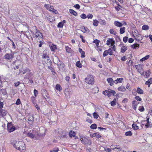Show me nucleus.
<instances>
[{
	"mask_svg": "<svg viewBox=\"0 0 152 152\" xmlns=\"http://www.w3.org/2000/svg\"><path fill=\"white\" fill-rule=\"evenodd\" d=\"M25 144L23 142L19 141L16 142L13 145L14 147L16 149L21 151H24L26 149Z\"/></svg>",
	"mask_w": 152,
	"mask_h": 152,
	"instance_id": "obj_1",
	"label": "nucleus"
},
{
	"mask_svg": "<svg viewBox=\"0 0 152 152\" xmlns=\"http://www.w3.org/2000/svg\"><path fill=\"white\" fill-rule=\"evenodd\" d=\"M85 82L89 84L93 85L94 83V80L92 75H88L85 78Z\"/></svg>",
	"mask_w": 152,
	"mask_h": 152,
	"instance_id": "obj_2",
	"label": "nucleus"
},
{
	"mask_svg": "<svg viewBox=\"0 0 152 152\" xmlns=\"http://www.w3.org/2000/svg\"><path fill=\"white\" fill-rule=\"evenodd\" d=\"M8 131L10 133L14 131L16 129V128L14 125L12 124L11 123H8L7 124Z\"/></svg>",
	"mask_w": 152,
	"mask_h": 152,
	"instance_id": "obj_3",
	"label": "nucleus"
},
{
	"mask_svg": "<svg viewBox=\"0 0 152 152\" xmlns=\"http://www.w3.org/2000/svg\"><path fill=\"white\" fill-rule=\"evenodd\" d=\"M80 140L81 141L82 143L84 144L90 145L91 144V141L85 137L80 138Z\"/></svg>",
	"mask_w": 152,
	"mask_h": 152,
	"instance_id": "obj_4",
	"label": "nucleus"
},
{
	"mask_svg": "<svg viewBox=\"0 0 152 152\" xmlns=\"http://www.w3.org/2000/svg\"><path fill=\"white\" fill-rule=\"evenodd\" d=\"M14 54L13 53H6L4 56V58L6 60L9 61H11L13 57Z\"/></svg>",
	"mask_w": 152,
	"mask_h": 152,
	"instance_id": "obj_5",
	"label": "nucleus"
},
{
	"mask_svg": "<svg viewBox=\"0 0 152 152\" xmlns=\"http://www.w3.org/2000/svg\"><path fill=\"white\" fill-rule=\"evenodd\" d=\"M46 59L47 60V61L46 60H43V62L44 65L45 66H51L52 64V62H51L50 59L49 58Z\"/></svg>",
	"mask_w": 152,
	"mask_h": 152,
	"instance_id": "obj_6",
	"label": "nucleus"
},
{
	"mask_svg": "<svg viewBox=\"0 0 152 152\" xmlns=\"http://www.w3.org/2000/svg\"><path fill=\"white\" fill-rule=\"evenodd\" d=\"M42 96L45 99L48 98L49 97V95L47 93V91L45 90H43L42 91Z\"/></svg>",
	"mask_w": 152,
	"mask_h": 152,
	"instance_id": "obj_7",
	"label": "nucleus"
},
{
	"mask_svg": "<svg viewBox=\"0 0 152 152\" xmlns=\"http://www.w3.org/2000/svg\"><path fill=\"white\" fill-rule=\"evenodd\" d=\"M44 7L46 8L47 9L50 11H52L53 10H54L53 7L51 6L49 4H45Z\"/></svg>",
	"mask_w": 152,
	"mask_h": 152,
	"instance_id": "obj_8",
	"label": "nucleus"
},
{
	"mask_svg": "<svg viewBox=\"0 0 152 152\" xmlns=\"http://www.w3.org/2000/svg\"><path fill=\"white\" fill-rule=\"evenodd\" d=\"M47 50H44L43 51L44 53L42 55L43 60H46V59H48L49 58V56L48 55L47 53Z\"/></svg>",
	"mask_w": 152,
	"mask_h": 152,
	"instance_id": "obj_9",
	"label": "nucleus"
},
{
	"mask_svg": "<svg viewBox=\"0 0 152 152\" xmlns=\"http://www.w3.org/2000/svg\"><path fill=\"white\" fill-rule=\"evenodd\" d=\"M112 43V44L114 45L115 43V41L113 40V39L109 38L107 41L106 44L108 45H110V43Z\"/></svg>",
	"mask_w": 152,
	"mask_h": 152,
	"instance_id": "obj_10",
	"label": "nucleus"
},
{
	"mask_svg": "<svg viewBox=\"0 0 152 152\" xmlns=\"http://www.w3.org/2000/svg\"><path fill=\"white\" fill-rule=\"evenodd\" d=\"M136 69L138 71L141 73L140 71L141 70H143L142 65L140 64H138L135 66Z\"/></svg>",
	"mask_w": 152,
	"mask_h": 152,
	"instance_id": "obj_11",
	"label": "nucleus"
},
{
	"mask_svg": "<svg viewBox=\"0 0 152 152\" xmlns=\"http://www.w3.org/2000/svg\"><path fill=\"white\" fill-rule=\"evenodd\" d=\"M59 133V135L58 136L59 137H60V139H62L63 138L66 137L67 136V134L66 133H65L63 135V136H62V134H63V132L62 131H61Z\"/></svg>",
	"mask_w": 152,
	"mask_h": 152,
	"instance_id": "obj_12",
	"label": "nucleus"
},
{
	"mask_svg": "<svg viewBox=\"0 0 152 152\" xmlns=\"http://www.w3.org/2000/svg\"><path fill=\"white\" fill-rule=\"evenodd\" d=\"M50 47L52 51H54L57 49L56 45L53 44H51L50 45Z\"/></svg>",
	"mask_w": 152,
	"mask_h": 152,
	"instance_id": "obj_13",
	"label": "nucleus"
},
{
	"mask_svg": "<svg viewBox=\"0 0 152 152\" xmlns=\"http://www.w3.org/2000/svg\"><path fill=\"white\" fill-rule=\"evenodd\" d=\"M66 23V20H63L62 22L59 23L58 24L57 27L58 28H62L64 26V24Z\"/></svg>",
	"mask_w": 152,
	"mask_h": 152,
	"instance_id": "obj_14",
	"label": "nucleus"
},
{
	"mask_svg": "<svg viewBox=\"0 0 152 152\" xmlns=\"http://www.w3.org/2000/svg\"><path fill=\"white\" fill-rule=\"evenodd\" d=\"M114 24L115 26L119 27H121L122 26V23L117 21H115L114 22Z\"/></svg>",
	"mask_w": 152,
	"mask_h": 152,
	"instance_id": "obj_15",
	"label": "nucleus"
},
{
	"mask_svg": "<svg viewBox=\"0 0 152 152\" xmlns=\"http://www.w3.org/2000/svg\"><path fill=\"white\" fill-rule=\"evenodd\" d=\"M123 79L122 78H117L116 80L113 81V83H115L117 84L119 83H121L122 82Z\"/></svg>",
	"mask_w": 152,
	"mask_h": 152,
	"instance_id": "obj_16",
	"label": "nucleus"
},
{
	"mask_svg": "<svg viewBox=\"0 0 152 152\" xmlns=\"http://www.w3.org/2000/svg\"><path fill=\"white\" fill-rule=\"evenodd\" d=\"M118 89L119 91H120L122 92H125L126 90L125 87L123 86H121L119 87L118 88Z\"/></svg>",
	"mask_w": 152,
	"mask_h": 152,
	"instance_id": "obj_17",
	"label": "nucleus"
},
{
	"mask_svg": "<svg viewBox=\"0 0 152 152\" xmlns=\"http://www.w3.org/2000/svg\"><path fill=\"white\" fill-rule=\"evenodd\" d=\"M32 75L31 72H29L27 73L26 75H25L24 78L25 79H31V77Z\"/></svg>",
	"mask_w": 152,
	"mask_h": 152,
	"instance_id": "obj_18",
	"label": "nucleus"
},
{
	"mask_svg": "<svg viewBox=\"0 0 152 152\" xmlns=\"http://www.w3.org/2000/svg\"><path fill=\"white\" fill-rule=\"evenodd\" d=\"M139 46L140 45L137 43H135L131 46V48L133 49H137L139 47Z\"/></svg>",
	"mask_w": 152,
	"mask_h": 152,
	"instance_id": "obj_19",
	"label": "nucleus"
},
{
	"mask_svg": "<svg viewBox=\"0 0 152 152\" xmlns=\"http://www.w3.org/2000/svg\"><path fill=\"white\" fill-rule=\"evenodd\" d=\"M75 134V132L72 130L70 131L69 133V136L70 137H74Z\"/></svg>",
	"mask_w": 152,
	"mask_h": 152,
	"instance_id": "obj_20",
	"label": "nucleus"
},
{
	"mask_svg": "<svg viewBox=\"0 0 152 152\" xmlns=\"http://www.w3.org/2000/svg\"><path fill=\"white\" fill-rule=\"evenodd\" d=\"M48 68L51 71L53 75H55L56 73L55 69L50 66H48Z\"/></svg>",
	"mask_w": 152,
	"mask_h": 152,
	"instance_id": "obj_21",
	"label": "nucleus"
},
{
	"mask_svg": "<svg viewBox=\"0 0 152 152\" xmlns=\"http://www.w3.org/2000/svg\"><path fill=\"white\" fill-rule=\"evenodd\" d=\"M34 121V117L33 116H30L29 118L28 121L29 124H32Z\"/></svg>",
	"mask_w": 152,
	"mask_h": 152,
	"instance_id": "obj_22",
	"label": "nucleus"
},
{
	"mask_svg": "<svg viewBox=\"0 0 152 152\" xmlns=\"http://www.w3.org/2000/svg\"><path fill=\"white\" fill-rule=\"evenodd\" d=\"M107 80L108 83H110V84L111 86H112L113 85V80L112 78H107Z\"/></svg>",
	"mask_w": 152,
	"mask_h": 152,
	"instance_id": "obj_23",
	"label": "nucleus"
},
{
	"mask_svg": "<svg viewBox=\"0 0 152 152\" xmlns=\"http://www.w3.org/2000/svg\"><path fill=\"white\" fill-rule=\"evenodd\" d=\"M152 83V78H150L145 82V84L148 85V87H149L151 84Z\"/></svg>",
	"mask_w": 152,
	"mask_h": 152,
	"instance_id": "obj_24",
	"label": "nucleus"
},
{
	"mask_svg": "<svg viewBox=\"0 0 152 152\" xmlns=\"http://www.w3.org/2000/svg\"><path fill=\"white\" fill-rule=\"evenodd\" d=\"M27 135L29 137L31 138H34V137H35L36 138H37L35 137V134H33L32 133H30L28 132L27 134Z\"/></svg>",
	"mask_w": 152,
	"mask_h": 152,
	"instance_id": "obj_25",
	"label": "nucleus"
},
{
	"mask_svg": "<svg viewBox=\"0 0 152 152\" xmlns=\"http://www.w3.org/2000/svg\"><path fill=\"white\" fill-rule=\"evenodd\" d=\"M69 11L71 14L75 16H77V12L76 11H75L74 10L72 9H70Z\"/></svg>",
	"mask_w": 152,
	"mask_h": 152,
	"instance_id": "obj_26",
	"label": "nucleus"
},
{
	"mask_svg": "<svg viewBox=\"0 0 152 152\" xmlns=\"http://www.w3.org/2000/svg\"><path fill=\"white\" fill-rule=\"evenodd\" d=\"M55 88L56 90H58L59 91H61L62 88L60 85L57 84L56 85Z\"/></svg>",
	"mask_w": 152,
	"mask_h": 152,
	"instance_id": "obj_27",
	"label": "nucleus"
},
{
	"mask_svg": "<svg viewBox=\"0 0 152 152\" xmlns=\"http://www.w3.org/2000/svg\"><path fill=\"white\" fill-rule=\"evenodd\" d=\"M8 113V112L7 111L3 109H1V116H5Z\"/></svg>",
	"mask_w": 152,
	"mask_h": 152,
	"instance_id": "obj_28",
	"label": "nucleus"
},
{
	"mask_svg": "<svg viewBox=\"0 0 152 152\" xmlns=\"http://www.w3.org/2000/svg\"><path fill=\"white\" fill-rule=\"evenodd\" d=\"M2 93L3 95H5L7 94L6 90L5 89H2L0 90V94Z\"/></svg>",
	"mask_w": 152,
	"mask_h": 152,
	"instance_id": "obj_29",
	"label": "nucleus"
},
{
	"mask_svg": "<svg viewBox=\"0 0 152 152\" xmlns=\"http://www.w3.org/2000/svg\"><path fill=\"white\" fill-rule=\"evenodd\" d=\"M65 48L66 51L68 53H71L72 52L71 49L67 46H65Z\"/></svg>",
	"mask_w": 152,
	"mask_h": 152,
	"instance_id": "obj_30",
	"label": "nucleus"
},
{
	"mask_svg": "<svg viewBox=\"0 0 152 152\" xmlns=\"http://www.w3.org/2000/svg\"><path fill=\"white\" fill-rule=\"evenodd\" d=\"M92 136L93 137H96L97 138H101L102 137L101 135H100L96 133H94L93 134Z\"/></svg>",
	"mask_w": 152,
	"mask_h": 152,
	"instance_id": "obj_31",
	"label": "nucleus"
},
{
	"mask_svg": "<svg viewBox=\"0 0 152 152\" xmlns=\"http://www.w3.org/2000/svg\"><path fill=\"white\" fill-rule=\"evenodd\" d=\"M145 77L147 78H148L149 77V76L151 74V72L149 71V70H148V71H145Z\"/></svg>",
	"mask_w": 152,
	"mask_h": 152,
	"instance_id": "obj_32",
	"label": "nucleus"
},
{
	"mask_svg": "<svg viewBox=\"0 0 152 152\" xmlns=\"http://www.w3.org/2000/svg\"><path fill=\"white\" fill-rule=\"evenodd\" d=\"M137 92L138 94H143V91L141 89L138 87L137 89Z\"/></svg>",
	"mask_w": 152,
	"mask_h": 152,
	"instance_id": "obj_33",
	"label": "nucleus"
},
{
	"mask_svg": "<svg viewBox=\"0 0 152 152\" xmlns=\"http://www.w3.org/2000/svg\"><path fill=\"white\" fill-rule=\"evenodd\" d=\"M127 49V48L126 47H125V46H123L121 48V52L122 53H124Z\"/></svg>",
	"mask_w": 152,
	"mask_h": 152,
	"instance_id": "obj_34",
	"label": "nucleus"
},
{
	"mask_svg": "<svg viewBox=\"0 0 152 152\" xmlns=\"http://www.w3.org/2000/svg\"><path fill=\"white\" fill-rule=\"evenodd\" d=\"M125 28L124 27H121L120 28V33L121 34H122L124 33L125 31Z\"/></svg>",
	"mask_w": 152,
	"mask_h": 152,
	"instance_id": "obj_35",
	"label": "nucleus"
},
{
	"mask_svg": "<svg viewBox=\"0 0 152 152\" xmlns=\"http://www.w3.org/2000/svg\"><path fill=\"white\" fill-rule=\"evenodd\" d=\"M29 70L28 69H23L21 70L20 72L23 74H25Z\"/></svg>",
	"mask_w": 152,
	"mask_h": 152,
	"instance_id": "obj_36",
	"label": "nucleus"
},
{
	"mask_svg": "<svg viewBox=\"0 0 152 152\" xmlns=\"http://www.w3.org/2000/svg\"><path fill=\"white\" fill-rule=\"evenodd\" d=\"M76 65L77 67L79 68H81L82 67V65L80 63V61H78L76 62Z\"/></svg>",
	"mask_w": 152,
	"mask_h": 152,
	"instance_id": "obj_37",
	"label": "nucleus"
},
{
	"mask_svg": "<svg viewBox=\"0 0 152 152\" xmlns=\"http://www.w3.org/2000/svg\"><path fill=\"white\" fill-rule=\"evenodd\" d=\"M149 55H147L145 56V57L142 58L141 59L140 61H144L147 59H148L149 58Z\"/></svg>",
	"mask_w": 152,
	"mask_h": 152,
	"instance_id": "obj_38",
	"label": "nucleus"
},
{
	"mask_svg": "<svg viewBox=\"0 0 152 152\" xmlns=\"http://www.w3.org/2000/svg\"><path fill=\"white\" fill-rule=\"evenodd\" d=\"M105 91L106 92V93H107V96H108L109 97L112 94L111 93V91H109L108 90H105Z\"/></svg>",
	"mask_w": 152,
	"mask_h": 152,
	"instance_id": "obj_39",
	"label": "nucleus"
},
{
	"mask_svg": "<svg viewBox=\"0 0 152 152\" xmlns=\"http://www.w3.org/2000/svg\"><path fill=\"white\" fill-rule=\"evenodd\" d=\"M105 91L106 92V93H107V96H108L109 97L112 94L111 93V91H109L108 90H105Z\"/></svg>",
	"mask_w": 152,
	"mask_h": 152,
	"instance_id": "obj_40",
	"label": "nucleus"
},
{
	"mask_svg": "<svg viewBox=\"0 0 152 152\" xmlns=\"http://www.w3.org/2000/svg\"><path fill=\"white\" fill-rule=\"evenodd\" d=\"M99 21L96 20H93V25L94 26H97L98 25Z\"/></svg>",
	"mask_w": 152,
	"mask_h": 152,
	"instance_id": "obj_41",
	"label": "nucleus"
},
{
	"mask_svg": "<svg viewBox=\"0 0 152 152\" xmlns=\"http://www.w3.org/2000/svg\"><path fill=\"white\" fill-rule=\"evenodd\" d=\"M132 127L134 130H137L138 129L139 127L135 124H133L132 126Z\"/></svg>",
	"mask_w": 152,
	"mask_h": 152,
	"instance_id": "obj_42",
	"label": "nucleus"
},
{
	"mask_svg": "<svg viewBox=\"0 0 152 152\" xmlns=\"http://www.w3.org/2000/svg\"><path fill=\"white\" fill-rule=\"evenodd\" d=\"M31 102L34 105H35V104L37 103L35 98L34 96H32L31 98Z\"/></svg>",
	"mask_w": 152,
	"mask_h": 152,
	"instance_id": "obj_43",
	"label": "nucleus"
},
{
	"mask_svg": "<svg viewBox=\"0 0 152 152\" xmlns=\"http://www.w3.org/2000/svg\"><path fill=\"white\" fill-rule=\"evenodd\" d=\"M149 28V26L147 25H144L142 26V29L144 30L148 29Z\"/></svg>",
	"mask_w": 152,
	"mask_h": 152,
	"instance_id": "obj_44",
	"label": "nucleus"
},
{
	"mask_svg": "<svg viewBox=\"0 0 152 152\" xmlns=\"http://www.w3.org/2000/svg\"><path fill=\"white\" fill-rule=\"evenodd\" d=\"M145 126L146 128H151L152 126V124L151 122H149V123H147V124L145 125Z\"/></svg>",
	"mask_w": 152,
	"mask_h": 152,
	"instance_id": "obj_45",
	"label": "nucleus"
},
{
	"mask_svg": "<svg viewBox=\"0 0 152 152\" xmlns=\"http://www.w3.org/2000/svg\"><path fill=\"white\" fill-rule=\"evenodd\" d=\"M91 129H95L97 128V125L96 124H94L91 125L90 126Z\"/></svg>",
	"mask_w": 152,
	"mask_h": 152,
	"instance_id": "obj_46",
	"label": "nucleus"
},
{
	"mask_svg": "<svg viewBox=\"0 0 152 152\" xmlns=\"http://www.w3.org/2000/svg\"><path fill=\"white\" fill-rule=\"evenodd\" d=\"M125 135L126 136H130L132 135V133L130 131H128L125 132Z\"/></svg>",
	"mask_w": 152,
	"mask_h": 152,
	"instance_id": "obj_47",
	"label": "nucleus"
},
{
	"mask_svg": "<svg viewBox=\"0 0 152 152\" xmlns=\"http://www.w3.org/2000/svg\"><path fill=\"white\" fill-rule=\"evenodd\" d=\"M100 41L98 39H96L94 40L93 42L94 43L96 44V46H98L99 45V44Z\"/></svg>",
	"mask_w": 152,
	"mask_h": 152,
	"instance_id": "obj_48",
	"label": "nucleus"
},
{
	"mask_svg": "<svg viewBox=\"0 0 152 152\" xmlns=\"http://www.w3.org/2000/svg\"><path fill=\"white\" fill-rule=\"evenodd\" d=\"M110 32L111 34H113L114 35H115L116 34V32L113 29H110Z\"/></svg>",
	"mask_w": 152,
	"mask_h": 152,
	"instance_id": "obj_49",
	"label": "nucleus"
},
{
	"mask_svg": "<svg viewBox=\"0 0 152 152\" xmlns=\"http://www.w3.org/2000/svg\"><path fill=\"white\" fill-rule=\"evenodd\" d=\"M118 149V151H121V148L120 147V146L119 145H116V147L115 148H114L113 149V150L116 151L115 149Z\"/></svg>",
	"mask_w": 152,
	"mask_h": 152,
	"instance_id": "obj_50",
	"label": "nucleus"
},
{
	"mask_svg": "<svg viewBox=\"0 0 152 152\" xmlns=\"http://www.w3.org/2000/svg\"><path fill=\"white\" fill-rule=\"evenodd\" d=\"M59 151V149L58 148L56 147L54 148L53 150H51L50 151V152H57Z\"/></svg>",
	"mask_w": 152,
	"mask_h": 152,
	"instance_id": "obj_51",
	"label": "nucleus"
},
{
	"mask_svg": "<svg viewBox=\"0 0 152 152\" xmlns=\"http://www.w3.org/2000/svg\"><path fill=\"white\" fill-rule=\"evenodd\" d=\"M108 51V53L109 54V55H112L113 54V52L112 51V50L111 48H110L109 49L107 50Z\"/></svg>",
	"mask_w": 152,
	"mask_h": 152,
	"instance_id": "obj_52",
	"label": "nucleus"
},
{
	"mask_svg": "<svg viewBox=\"0 0 152 152\" xmlns=\"http://www.w3.org/2000/svg\"><path fill=\"white\" fill-rule=\"evenodd\" d=\"M80 17L83 19H85L86 18L87 16L85 14L83 13L80 15Z\"/></svg>",
	"mask_w": 152,
	"mask_h": 152,
	"instance_id": "obj_53",
	"label": "nucleus"
},
{
	"mask_svg": "<svg viewBox=\"0 0 152 152\" xmlns=\"http://www.w3.org/2000/svg\"><path fill=\"white\" fill-rule=\"evenodd\" d=\"M93 115L94 117L96 119H97L99 117L98 114L96 112H94L93 113Z\"/></svg>",
	"mask_w": 152,
	"mask_h": 152,
	"instance_id": "obj_54",
	"label": "nucleus"
},
{
	"mask_svg": "<svg viewBox=\"0 0 152 152\" xmlns=\"http://www.w3.org/2000/svg\"><path fill=\"white\" fill-rule=\"evenodd\" d=\"M37 35V37H39L40 38H42L43 37L42 34L40 32H39L37 34H36Z\"/></svg>",
	"mask_w": 152,
	"mask_h": 152,
	"instance_id": "obj_55",
	"label": "nucleus"
},
{
	"mask_svg": "<svg viewBox=\"0 0 152 152\" xmlns=\"http://www.w3.org/2000/svg\"><path fill=\"white\" fill-rule=\"evenodd\" d=\"M128 37H124L123 39V41L126 43V42L128 41Z\"/></svg>",
	"mask_w": 152,
	"mask_h": 152,
	"instance_id": "obj_56",
	"label": "nucleus"
},
{
	"mask_svg": "<svg viewBox=\"0 0 152 152\" xmlns=\"http://www.w3.org/2000/svg\"><path fill=\"white\" fill-rule=\"evenodd\" d=\"M47 19H48L50 22H52L53 21V19L52 18V17L50 16L49 17L47 18Z\"/></svg>",
	"mask_w": 152,
	"mask_h": 152,
	"instance_id": "obj_57",
	"label": "nucleus"
},
{
	"mask_svg": "<svg viewBox=\"0 0 152 152\" xmlns=\"http://www.w3.org/2000/svg\"><path fill=\"white\" fill-rule=\"evenodd\" d=\"M135 99L137 101H141L142 100V99L139 96H136L135 97Z\"/></svg>",
	"mask_w": 152,
	"mask_h": 152,
	"instance_id": "obj_58",
	"label": "nucleus"
},
{
	"mask_svg": "<svg viewBox=\"0 0 152 152\" xmlns=\"http://www.w3.org/2000/svg\"><path fill=\"white\" fill-rule=\"evenodd\" d=\"M139 110L140 112H142L144 110V108L143 106H142L139 107Z\"/></svg>",
	"mask_w": 152,
	"mask_h": 152,
	"instance_id": "obj_59",
	"label": "nucleus"
},
{
	"mask_svg": "<svg viewBox=\"0 0 152 152\" xmlns=\"http://www.w3.org/2000/svg\"><path fill=\"white\" fill-rule=\"evenodd\" d=\"M108 52L107 50H105L103 53V57H105L108 54Z\"/></svg>",
	"mask_w": 152,
	"mask_h": 152,
	"instance_id": "obj_60",
	"label": "nucleus"
},
{
	"mask_svg": "<svg viewBox=\"0 0 152 152\" xmlns=\"http://www.w3.org/2000/svg\"><path fill=\"white\" fill-rule=\"evenodd\" d=\"M86 28L84 26L82 27L81 28L82 31L84 33H86Z\"/></svg>",
	"mask_w": 152,
	"mask_h": 152,
	"instance_id": "obj_61",
	"label": "nucleus"
},
{
	"mask_svg": "<svg viewBox=\"0 0 152 152\" xmlns=\"http://www.w3.org/2000/svg\"><path fill=\"white\" fill-rule=\"evenodd\" d=\"M34 95L35 96H36L38 93V91L36 89H35L34 91Z\"/></svg>",
	"mask_w": 152,
	"mask_h": 152,
	"instance_id": "obj_62",
	"label": "nucleus"
},
{
	"mask_svg": "<svg viewBox=\"0 0 152 152\" xmlns=\"http://www.w3.org/2000/svg\"><path fill=\"white\" fill-rule=\"evenodd\" d=\"M20 81H18L15 82L14 84L15 87H17L20 85Z\"/></svg>",
	"mask_w": 152,
	"mask_h": 152,
	"instance_id": "obj_63",
	"label": "nucleus"
},
{
	"mask_svg": "<svg viewBox=\"0 0 152 152\" xmlns=\"http://www.w3.org/2000/svg\"><path fill=\"white\" fill-rule=\"evenodd\" d=\"M81 54V57L82 58H84L85 56V52L84 51H83L81 52L80 53Z\"/></svg>",
	"mask_w": 152,
	"mask_h": 152,
	"instance_id": "obj_64",
	"label": "nucleus"
}]
</instances>
